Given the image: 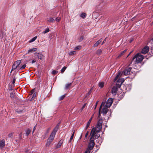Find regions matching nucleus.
Segmentation results:
<instances>
[{
  "label": "nucleus",
  "mask_w": 153,
  "mask_h": 153,
  "mask_svg": "<svg viewBox=\"0 0 153 153\" xmlns=\"http://www.w3.org/2000/svg\"><path fill=\"white\" fill-rule=\"evenodd\" d=\"M59 126V125H58L56 126L53 129L52 133H51L49 137L47 139V142L46 144V147L49 146L53 140L56 133L58 129Z\"/></svg>",
  "instance_id": "obj_2"
},
{
  "label": "nucleus",
  "mask_w": 153,
  "mask_h": 153,
  "mask_svg": "<svg viewBox=\"0 0 153 153\" xmlns=\"http://www.w3.org/2000/svg\"><path fill=\"white\" fill-rule=\"evenodd\" d=\"M104 83L103 82H99L98 85L99 87L101 88H102L104 85Z\"/></svg>",
  "instance_id": "obj_18"
},
{
  "label": "nucleus",
  "mask_w": 153,
  "mask_h": 153,
  "mask_svg": "<svg viewBox=\"0 0 153 153\" xmlns=\"http://www.w3.org/2000/svg\"><path fill=\"white\" fill-rule=\"evenodd\" d=\"M35 54L36 56L37 57V58L40 59H42L43 57V55L41 53H35Z\"/></svg>",
  "instance_id": "obj_9"
},
{
  "label": "nucleus",
  "mask_w": 153,
  "mask_h": 153,
  "mask_svg": "<svg viewBox=\"0 0 153 153\" xmlns=\"http://www.w3.org/2000/svg\"><path fill=\"white\" fill-rule=\"evenodd\" d=\"M124 80L123 79H119L117 80V82H119L120 84H122Z\"/></svg>",
  "instance_id": "obj_24"
},
{
  "label": "nucleus",
  "mask_w": 153,
  "mask_h": 153,
  "mask_svg": "<svg viewBox=\"0 0 153 153\" xmlns=\"http://www.w3.org/2000/svg\"><path fill=\"white\" fill-rule=\"evenodd\" d=\"M83 39V36L80 37L79 39V41L80 42L82 41Z\"/></svg>",
  "instance_id": "obj_42"
},
{
  "label": "nucleus",
  "mask_w": 153,
  "mask_h": 153,
  "mask_svg": "<svg viewBox=\"0 0 153 153\" xmlns=\"http://www.w3.org/2000/svg\"><path fill=\"white\" fill-rule=\"evenodd\" d=\"M108 111V110L107 108L104 107L102 109L101 113H102L104 115L106 114L107 113Z\"/></svg>",
  "instance_id": "obj_10"
},
{
  "label": "nucleus",
  "mask_w": 153,
  "mask_h": 153,
  "mask_svg": "<svg viewBox=\"0 0 153 153\" xmlns=\"http://www.w3.org/2000/svg\"><path fill=\"white\" fill-rule=\"evenodd\" d=\"M91 90L89 91V93H90V92H91Z\"/></svg>",
  "instance_id": "obj_59"
},
{
  "label": "nucleus",
  "mask_w": 153,
  "mask_h": 153,
  "mask_svg": "<svg viewBox=\"0 0 153 153\" xmlns=\"http://www.w3.org/2000/svg\"><path fill=\"white\" fill-rule=\"evenodd\" d=\"M61 19V18L60 17H57L56 18V21L57 22H59Z\"/></svg>",
  "instance_id": "obj_41"
},
{
  "label": "nucleus",
  "mask_w": 153,
  "mask_h": 153,
  "mask_svg": "<svg viewBox=\"0 0 153 153\" xmlns=\"http://www.w3.org/2000/svg\"><path fill=\"white\" fill-rule=\"evenodd\" d=\"M90 151L87 149L85 152V153H90Z\"/></svg>",
  "instance_id": "obj_45"
},
{
  "label": "nucleus",
  "mask_w": 153,
  "mask_h": 153,
  "mask_svg": "<svg viewBox=\"0 0 153 153\" xmlns=\"http://www.w3.org/2000/svg\"><path fill=\"white\" fill-rule=\"evenodd\" d=\"M131 69V67H128L123 71V73L125 75H128L130 74Z\"/></svg>",
  "instance_id": "obj_5"
},
{
  "label": "nucleus",
  "mask_w": 153,
  "mask_h": 153,
  "mask_svg": "<svg viewBox=\"0 0 153 153\" xmlns=\"http://www.w3.org/2000/svg\"><path fill=\"white\" fill-rule=\"evenodd\" d=\"M37 124H36V125L33 128V133L34 131L35 130L36 128V126H37Z\"/></svg>",
  "instance_id": "obj_46"
},
{
  "label": "nucleus",
  "mask_w": 153,
  "mask_h": 153,
  "mask_svg": "<svg viewBox=\"0 0 153 153\" xmlns=\"http://www.w3.org/2000/svg\"><path fill=\"white\" fill-rule=\"evenodd\" d=\"M65 97V95H63L61 96L59 98V101L62 100Z\"/></svg>",
  "instance_id": "obj_35"
},
{
  "label": "nucleus",
  "mask_w": 153,
  "mask_h": 153,
  "mask_svg": "<svg viewBox=\"0 0 153 153\" xmlns=\"http://www.w3.org/2000/svg\"><path fill=\"white\" fill-rule=\"evenodd\" d=\"M15 81H16V78L15 77H14L13 78V81L12 82L13 84L15 82Z\"/></svg>",
  "instance_id": "obj_47"
},
{
  "label": "nucleus",
  "mask_w": 153,
  "mask_h": 153,
  "mask_svg": "<svg viewBox=\"0 0 153 153\" xmlns=\"http://www.w3.org/2000/svg\"><path fill=\"white\" fill-rule=\"evenodd\" d=\"M120 73H118V74H117V75L116 77H115V78L114 79V81H116L118 79V77L120 76Z\"/></svg>",
  "instance_id": "obj_37"
},
{
  "label": "nucleus",
  "mask_w": 153,
  "mask_h": 153,
  "mask_svg": "<svg viewBox=\"0 0 153 153\" xmlns=\"http://www.w3.org/2000/svg\"><path fill=\"white\" fill-rule=\"evenodd\" d=\"M74 132H73V133L70 139L69 140V143H70L71 141L72 140V139L73 138L74 136Z\"/></svg>",
  "instance_id": "obj_26"
},
{
  "label": "nucleus",
  "mask_w": 153,
  "mask_h": 153,
  "mask_svg": "<svg viewBox=\"0 0 153 153\" xmlns=\"http://www.w3.org/2000/svg\"><path fill=\"white\" fill-rule=\"evenodd\" d=\"M102 39H100L98 41H97L94 45V47H97L102 42Z\"/></svg>",
  "instance_id": "obj_13"
},
{
  "label": "nucleus",
  "mask_w": 153,
  "mask_h": 153,
  "mask_svg": "<svg viewBox=\"0 0 153 153\" xmlns=\"http://www.w3.org/2000/svg\"><path fill=\"white\" fill-rule=\"evenodd\" d=\"M122 84H120V83L119 82H117L116 83V86L117 87H118L119 88Z\"/></svg>",
  "instance_id": "obj_38"
},
{
  "label": "nucleus",
  "mask_w": 153,
  "mask_h": 153,
  "mask_svg": "<svg viewBox=\"0 0 153 153\" xmlns=\"http://www.w3.org/2000/svg\"><path fill=\"white\" fill-rule=\"evenodd\" d=\"M26 65L25 64L21 66H19V70H22L24 69L26 67Z\"/></svg>",
  "instance_id": "obj_25"
},
{
  "label": "nucleus",
  "mask_w": 153,
  "mask_h": 153,
  "mask_svg": "<svg viewBox=\"0 0 153 153\" xmlns=\"http://www.w3.org/2000/svg\"><path fill=\"white\" fill-rule=\"evenodd\" d=\"M102 120L100 119L97 122L96 127L93 128L91 130V139H96L100 137V134H98L102 127Z\"/></svg>",
  "instance_id": "obj_1"
},
{
  "label": "nucleus",
  "mask_w": 153,
  "mask_h": 153,
  "mask_svg": "<svg viewBox=\"0 0 153 153\" xmlns=\"http://www.w3.org/2000/svg\"><path fill=\"white\" fill-rule=\"evenodd\" d=\"M19 66H17L15 64H14H14L13 65L12 68V70H11L10 72L11 73L12 71L15 70L17 68L18 69H19Z\"/></svg>",
  "instance_id": "obj_15"
},
{
  "label": "nucleus",
  "mask_w": 153,
  "mask_h": 153,
  "mask_svg": "<svg viewBox=\"0 0 153 153\" xmlns=\"http://www.w3.org/2000/svg\"><path fill=\"white\" fill-rule=\"evenodd\" d=\"M106 126V127H107V126Z\"/></svg>",
  "instance_id": "obj_60"
},
{
  "label": "nucleus",
  "mask_w": 153,
  "mask_h": 153,
  "mask_svg": "<svg viewBox=\"0 0 153 153\" xmlns=\"http://www.w3.org/2000/svg\"><path fill=\"white\" fill-rule=\"evenodd\" d=\"M135 59L136 63H139L142 61L143 59V56L141 53H138L133 58L132 60H134Z\"/></svg>",
  "instance_id": "obj_3"
},
{
  "label": "nucleus",
  "mask_w": 153,
  "mask_h": 153,
  "mask_svg": "<svg viewBox=\"0 0 153 153\" xmlns=\"http://www.w3.org/2000/svg\"><path fill=\"white\" fill-rule=\"evenodd\" d=\"M149 47L146 46L142 49L141 51V53L143 54H145L149 51Z\"/></svg>",
  "instance_id": "obj_7"
},
{
  "label": "nucleus",
  "mask_w": 153,
  "mask_h": 153,
  "mask_svg": "<svg viewBox=\"0 0 153 153\" xmlns=\"http://www.w3.org/2000/svg\"><path fill=\"white\" fill-rule=\"evenodd\" d=\"M37 36H35L34 37L32 38L31 40H30L29 41V42H34L35 40H36V39H37Z\"/></svg>",
  "instance_id": "obj_28"
},
{
  "label": "nucleus",
  "mask_w": 153,
  "mask_h": 153,
  "mask_svg": "<svg viewBox=\"0 0 153 153\" xmlns=\"http://www.w3.org/2000/svg\"><path fill=\"white\" fill-rule=\"evenodd\" d=\"M81 47L80 46H78L74 48V50H79L81 48Z\"/></svg>",
  "instance_id": "obj_36"
},
{
  "label": "nucleus",
  "mask_w": 153,
  "mask_h": 153,
  "mask_svg": "<svg viewBox=\"0 0 153 153\" xmlns=\"http://www.w3.org/2000/svg\"><path fill=\"white\" fill-rule=\"evenodd\" d=\"M36 62V60L35 59H33L32 61V63L33 64Z\"/></svg>",
  "instance_id": "obj_50"
},
{
  "label": "nucleus",
  "mask_w": 153,
  "mask_h": 153,
  "mask_svg": "<svg viewBox=\"0 0 153 153\" xmlns=\"http://www.w3.org/2000/svg\"><path fill=\"white\" fill-rule=\"evenodd\" d=\"M86 105V104H84L83 106L81 108V111L83 109V108L85 107V105Z\"/></svg>",
  "instance_id": "obj_48"
},
{
  "label": "nucleus",
  "mask_w": 153,
  "mask_h": 153,
  "mask_svg": "<svg viewBox=\"0 0 153 153\" xmlns=\"http://www.w3.org/2000/svg\"><path fill=\"white\" fill-rule=\"evenodd\" d=\"M106 41V38L103 40V41L102 42V45H103V44Z\"/></svg>",
  "instance_id": "obj_51"
},
{
  "label": "nucleus",
  "mask_w": 153,
  "mask_h": 153,
  "mask_svg": "<svg viewBox=\"0 0 153 153\" xmlns=\"http://www.w3.org/2000/svg\"><path fill=\"white\" fill-rule=\"evenodd\" d=\"M98 101H97V102H96V106H95V108H96V106H97V103H98Z\"/></svg>",
  "instance_id": "obj_54"
},
{
  "label": "nucleus",
  "mask_w": 153,
  "mask_h": 153,
  "mask_svg": "<svg viewBox=\"0 0 153 153\" xmlns=\"http://www.w3.org/2000/svg\"><path fill=\"white\" fill-rule=\"evenodd\" d=\"M92 117H91L89 120L88 123H87V125H86V128H85V129L86 130L88 128V127L89 126V125H90V123H91V122L92 120Z\"/></svg>",
  "instance_id": "obj_16"
},
{
  "label": "nucleus",
  "mask_w": 153,
  "mask_h": 153,
  "mask_svg": "<svg viewBox=\"0 0 153 153\" xmlns=\"http://www.w3.org/2000/svg\"><path fill=\"white\" fill-rule=\"evenodd\" d=\"M5 145V140H4L3 139L1 141H0V148H3Z\"/></svg>",
  "instance_id": "obj_11"
},
{
  "label": "nucleus",
  "mask_w": 153,
  "mask_h": 153,
  "mask_svg": "<svg viewBox=\"0 0 153 153\" xmlns=\"http://www.w3.org/2000/svg\"><path fill=\"white\" fill-rule=\"evenodd\" d=\"M67 67L65 66H64L63 68H62L61 70V73H63L65 71Z\"/></svg>",
  "instance_id": "obj_27"
},
{
  "label": "nucleus",
  "mask_w": 153,
  "mask_h": 153,
  "mask_svg": "<svg viewBox=\"0 0 153 153\" xmlns=\"http://www.w3.org/2000/svg\"><path fill=\"white\" fill-rule=\"evenodd\" d=\"M31 131V130L29 128H28L26 130L25 135L27 137L29 135Z\"/></svg>",
  "instance_id": "obj_19"
},
{
  "label": "nucleus",
  "mask_w": 153,
  "mask_h": 153,
  "mask_svg": "<svg viewBox=\"0 0 153 153\" xmlns=\"http://www.w3.org/2000/svg\"><path fill=\"white\" fill-rule=\"evenodd\" d=\"M91 138L90 139V142L88 145V150H89L90 151L92 150L94 145L95 143L94 141V140H91Z\"/></svg>",
  "instance_id": "obj_4"
},
{
  "label": "nucleus",
  "mask_w": 153,
  "mask_h": 153,
  "mask_svg": "<svg viewBox=\"0 0 153 153\" xmlns=\"http://www.w3.org/2000/svg\"><path fill=\"white\" fill-rule=\"evenodd\" d=\"M71 83H70L68 84H66L65 85V89H68L69 87L71 86Z\"/></svg>",
  "instance_id": "obj_23"
},
{
  "label": "nucleus",
  "mask_w": 153,
  "mask_h": 153,
  "mask_svg": "<svg viewBox=\"0 0 153 153\" xmlns=\"http://www.w3.org/2000/svg\"><path fill=\"white\" fill-rule=\"evenodd\" d=\"M47 21L48 22L53 23L55 21L54 19L52 17L49 18Z\"/></svg>",
  "instance_id": "obj_20"
},
{
  "label": "nucleus",
  "mask_w": 153,
  "mask_h": 153,
  "mask_svg": "<svg viewBox=\"0 0 153 153\" xmlns=\"http://www.w3.org/2000/svg\"><path fill=\"white\" fill-rule=\"evenodd\" d=\"M151 40L153 42V36L151 37Z\"/></svg>",
  "instance_id": "obj_56"
},
{
  "label": "nucleus",
  "mask_w": 153,
  "mask_h": 153,
  "mask_svg": "<svg viewBox=\"0 0 153 153\" xmlns=\"http://www.w3.org/2000/svg\"><path fill=\"white\" fill-rule=\"evenodd\" d=\"M37 50V49L36 48H33L30 49H29L28 50L27 53H31L32 52L35 51Z\"/></svg>",
  "instance_id": "obj_17"
},
{
  "label": "nucleus",
  "mask_w": 153,
  "mask_h": 153,
  "mask_svg": "<svg viewBox=\"0 0 153 153\" xmlns=\"http://www.w3.org/2000/svg\"><path fill=\"white\" fill-rule=\"evenodd\" d=\"M116 86H115L112 88L111 90V93L114 95H115L117 91L118 88Z\"/></svg>",
  "instance_id": "obj_8"
},
{
  "label": "nucleus",
  "mask_w": 153,
  "mask_h": 153,
  "mask_svg": "<svg viewBox=\"0 0 153 153\" xmlns=\"http://www.w3.org/2000/svg\"><path fill=\"white\" fill-rule=\"evenodd\" d=\"M10 97L12 98H14L15 97L14 94L12 92L10 93Z\"/></svg>",
  "instance_id": "obj_40"
},
{
  "label": "nucleus",
  "mask_w": 153,
  "mask_h": 153,
  "mask_svg": "<svg viewBox=\"0 0 153 153\" xmlns=\"http://www.w3.org/2000/svg\"><path fill=\"white\" fill-rule=\"evenodd\" d=\"M86 16V14L85 13H82L80 15V16L83 18H85Z\"/></svg>",
  "instance_id": "obj_33"
},
{
  "label": "nucleus",
  "mask_w": 153,
  "mask_h": 153,
  "mask_svg": "<svg viewBox=\"0 0 153 153\" xmlns=\"http://www.w3.org/2000/svg\"><path fill=\"white\" fill-rule=\"evenodd\" d=\"M113 101L112 98L109 99L106 102L105 106L107 108H109L111 105Z\"/></svg>",
  "instance_id": "obj_6"
},
{
  "label": "nucleus",
  "mask_w": 153,
  "mask_h": 153,
  "mask_svg": "<svg viewBox=\"0 0 153 153\" xmlns=\"http://www.w3.org/2000/svg\"><path fill=\"white\" fill-rule=\"evenodd\" d=\"M133 38L131 39L130 40L129 42L131 43L132 42V41H133Z\"/></svg>",
  "instance_id": "obj_52"
},
{
  "label": "nucleus",
  "mask_w": 153,
  "mask_h": 153,
  "mask_svg": "<svg viewBox=\"0 0 153 153\" xmlns=\"http://www.w3.org/2000/svg\"><path fill=\"white\" fill-rule=\"evenodd\" d=\"M62 143V142H61L60 141H59L58 143V144L56 146V148H58L60 147L61 146Z\"/></svg>",
  "instance_id": "obj_31"
},
{
  "label": "nucleus",
  "mask_w": 153,
  "mask_h": 153,
  "mask_svg": "<svg viewBox=\"0 0 153 153\" xmlns=\"http://www.w3.org/2000/svg\"><path fill=\"white\" fill-rule=\"evenodd\" d=\"M103 139L101 137L99 138L96 141V142L99 145H100L102 143Z\"/></svg>",
  "instance_id": "obj_12"
},
{
  "label": "nucleus",
  "mask_w": 153,
  "mask_h": 153,
  "mask_svg": "<svg viewBox=\"0 0 153 153\" xmlns=\"http://www.w3.org/2000/svg\"><path fill=\"white\" fill-rule=\"evenodd\" d=\"M105 104V103L104 102H102V104L101 105H100V108H99V114L100 115V111L102 109V105L103 104L104 105Z\"/></svg>",
  "instance_id": "obj_32"
},
{
  "label": "nucleus",
  "mask_w": 153,
  "mask_h": 153,
  "mask_svg": "<svg viewBox=\"0 0 153 153\" xmlns=\"http://www.w3.org/2000/svg\"><path fill=\"white\" fill-rule=\"evenodd\" d=\"M50 31V30H49V28H46L44 31H43L42 33V34H45L46 33H48V32H49Z\"/></svg>",
  "instance_id": "obj_22"
},
{
  "label": "nucleus",
  "mask_w": 153,
  "mask_h": 153,
  "mask_svg": "<svg viewBox=\"0 0 153 153\" xmlns=\"http://www.w3.org/2000/svg\"><path fill=\"white\" fill-rule=\"evenodd\" d=\"M13 133H11L10 134H9L8 135V137H10L12 138V137L13 136Z\"/></svg>",
  "instance_id": "obj_44"
},
{
  "label": "nucleus",
  "mask_w": 153,
  "mask_h": 153,
  "mask_svg": "<svg viewBox=\"0 0 153 153\" xmlns=\"http://www.w3.org/2000/svg\"><path fill=\"white\" fill-rule=\"evenodd\" d=\"M9 90L11 91L12 90V88H11V87L9 89Z\"/></svg>",
  "instance_id": "obj_57"
},
{
  "label": "nucleus",
  "mask_w": 153,
  "mask_h": 153,
  "mask_svg": "<svg viewBox=\"0 0 153 153\" xmlns=\"http://www.w3.org/2000/svg\"><path fill=\"white\" fill-rule=\"evenodd\" d=\"M26 61L27 62H28L29 61V60H26Z\"/></svg>",
  "instance_id": "obj_58"
},
{
  "label": "nucleus",
  "mask_w": 153,
  "mask_h": 153,
  "mask_svg": "<svg viewBox=\"0 0 153 153\" xmlns=\"http://www.w3.org/2000/svg\"><path fill=\"white\" fill-rule=\"evenodd\" d=\"M36 93H34L33 94V95L32 98L30 99V100H32L34 99V98L36 97Z\"/></svg>",
  "instance_id": "obj_34"
},
{
  "label": "nucleus",
  "mask_w": 153,
  "mask_h": 153,
  "mask_svg": "<svg viewBox=\"0 0 153 153\" xmlns=\"http://www.w3.org/2000/svg\"><path fill=\"white\" fill-rule=\"evenodd\" d=\"M131 52H130V53H129V54H128V55L127 56L126 58H127V57L128 56H129V55L131 54Z\"/></svg>",
  "instance_id": "obj_55"
},
{
  "label": "nucleus",
  "mask_w": 153,
  "mask_h": 153,
  "mask_svg": "<svg viewBox=\"0 0 153 153\" xmlns=\"http://www.w3.org/2000/svg\"><path fill=\"white\" fill-rule=\"evenodd\" d=\"M127 50V49H126L125 50H124V51H122L120 53V54L118 55V56L117 57V58H120V57H121V56H122V55H124L126 53V52Z\"/></svg>",
  "instance_id": "obj_14"
},
{
  "label": "nucleus",
  "mask_w": 153,
  "mask_h": 153,
  "mask_svg": "<svg viewBox=\"0 0 153 153\" xmlns=\"http://www.w3.org/2000/svg\"><path fill=\"white\" fill-rule=\"evenodd\" d=\"M102 52V50L100 49H98L96 52V54L98 55L100 54Z\"/></svg>",
  "instance_id": "obj_29"
},
{
  "label": "nucleus",
  "mask_w": 153,
  "mask_h": 153,
  "mask_svg": "<svg viewBox=\"0 0 153 153\" xmlns=\"http://www.w3.org/2000/svg\"><path fill=\"white\" fill-rule=\"evenodd\" d=\"M88 133H89V132L88 131H87V133H86L85 134V138L87 137L88 134Z\"/></svg>",
  "instance_id": "obj_49"
},
{
  "label": "nucleus",
  "mask_w": 153,
  "mask_h": 153,
  "mask_svg": "<svg viewBox=\"0 0 153 153\" xmlns=\"http://www.w3.org/2000/svg\"><path fill=\"white\" fill-rule=\"evenodd\" d=\"M35 89H32L31 91V94H33L35 92Z\"/></svg>",
  "instance_id": "obj_43"
},
{
  "label": "nucleus",
  "mask_w": 153,
  "mask_h": 153,
  "mask_svg": "<svg viewBox=\"0 0 153 153\" xmlns=\"http://www.w3.org/2000/svg\"><path fill=\"white\" fill-rule=\"evenodd\" d=\"M49 130H50V128H48L47 129V134L49 132Z\"/></svg>",
  "instance_id": "obj_53"
},
{
  "label": "nucleus",
  "mask_w": 153,
  "mask_h": 153,
  "mask_svg": "<svg viewBox=\"0 0 153 153\" xmlns=\"http://www.w3.org/2000/svg\"><path fill=\"white\" fill-rule=\"evenodd\" d=\"M21 63V60H17L15 62H14V64H15L17 66H19V65H20V63Z\"/></svg>",
  "instance_id": "obj_21"
},
{
  "label": "nucleus",
  "mask_w": 153,
  "mask_h": 153,
  "mask_svg": "<svg viewBox=\"0 0 153 153\" xmlns=\"http://www.w3.org/2000/svg\"><path fill=\"white\" fill-rule=\"evenodd\" d=\"M76 53V52L74 51H70L69 53V54L70 55H72L74 54H75Z\"/></svg>",
  "instance_id": "obj_30"
},
{
  "label": "nucleus",
  "mask_w": 153,
  "mask_h": 153,
  "mask_svg": "<svg viewBox=\"0 0 153 153\" xmlns=\"http://www.w3.org/2000/svg\"><path fill=\"white\" fill-rule=\"evenodd\" d=\"M58 71H57L55 70H53L52 71V74L54 75L58 73Z\"/></svg>",
  "instance_id": "obj_39"
}]
</instances>
